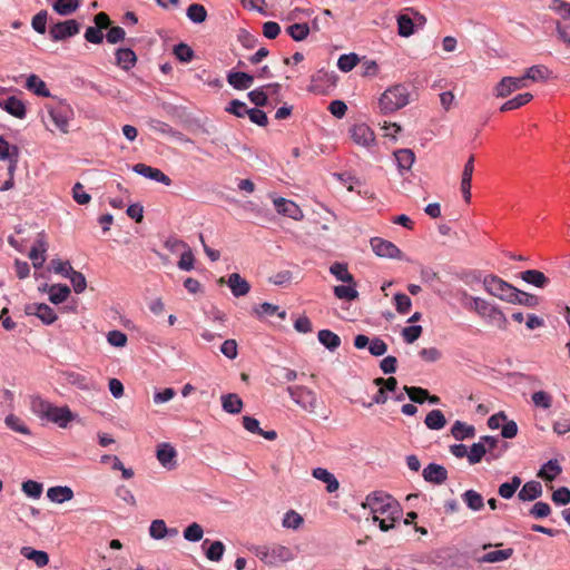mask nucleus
<instances>
[{"label": "nucleus", "mask_w": 570, "mask_h": 570, "mask_svg": "<svg viewBox=\"0 0 570 570\" xmlns=\"http://www.w3.org/2000/svg\"><path fill=\"white\" fill-rule=\"evenodd\" d=\"M304 522L303 517L294 510L285 513L282 524L286 529L297 530Z\"/></svg>", "instance_id": "obj_50"}, {"label": "nucleus", "mask_w": 570, "mask_h": 570, "mask_svg": "<svg viewBox=\"0 0 570 570\" xmlns=\"http://www.w3.org/2000/svg\"><path fill=\"white\" fill-rule=\"evenodd\" d=\"M525 86L527 85L524 83V78L504 77L495 86L494 94L499 98H504L513 91L524 88Z\"/></svg>", "instance_id": "obj_14"}, {"label": "nucleus", "mask_w": 570, "mask_h": 570, "mask_svg": "<svg viewBox=\"0 0 570 570\" xmlns=\"http://www.w3.org/2000/svg\"><path fill=\"white\" fill-rule=\"evenodd\" d=\"M267 91L261 90H252V104H255L257 107H266L268 110H272L276 107L277 100L275 98H271V95H276L279 85H269L266 87Z\"/></svg>", "instance_id": "obj_11"}, {"label": "nucleus", "mask_w": 570, "mask_h": 570, "mask_svg": "<svg viewBox=\"0 0 570 570\" xmlns=\"http://www.w3.org/2000/svg\"><path fill=\"white\" fill-rule=\"evenodd\" d=\"M70 288L66 284H55L49 288V299L53 304L63 303L70 295Z\"/></svg>", "instance_id": "obj_36"}, {"label": "nucleus", "mask_w": 570, "mask_h": 570, "mask_svg": "<svg viewBox=\"0 0 570 570\" xmlns=\"http://www.w3.org/2000/svg\"><path fill=\"white\" fill-rule=\"evenodd\" d=\"M317 336L320 343L330 351H335L341 345L340 336L330 330H321Z\"/></svg>", "instance_id": "obj_39"}, {"label": "nucleus", "mask_w": 570, "mask_h": 570, "mask_svg": "<svg viewBox=\"0 0 570 570\" xmlns=\"http://www.w3.org/2000/svg\"><path fill=\"white\" fill-rule=\"evenodd\" d=\"M358 62V57L355 53L342 55L338 58L337 67L344 72L351 71Z\"/></svg>", "instance_id": "obj_61"}, {"label": "nucleus", "mask_w": 570, "mask_h": 570, "mask_svg": "<svg viewBox=\"0 0 570 570\" xmlns=\"http://www.w3.org/2000/svg\"><path fill=\"white\" fill-rule=\"evenodd\" d=\"M512 554H513V549L512 548H508V549H504V550L490 551V552L483 554L479 559V562H482V563L501 562V561H504V560H508L509 558H511Z\"/></svg>", "instance_id": "obj_37"}, {"label": "nucleus", "mask_w": 570, "mask_h": 570, "mask_svg": "<svg viewBox=\"0 0 570 570\" xmlns=\"http://www.w3.org/2000/svg\"><path fill=\"white\" fill-rule=\"evenodd\" d=\"M187 17L195 23H202L206 20L207 11L204 6L193 3L187 9Z\"/></svg>", "instance_id": "obj_53"}, {"label": "nucleus", "mask_w": 570, "mask_h": 570, "mask_svg": "<svg viewBox=\"0 0 570 570\" xmlns=\"http://www.w3.org/2000/svg\"><path fill=\"white\" fill-rule=\"evenodd\" d=\"M352 140L363 147H370L375 141L372 129L365 124H356L350 128Z\"/></svg>", "instance_id": "obj_13"}, {"label": "nucleus", "mask_w": 570, "mask_h": 570, "mask_svg": "<svg viewBox=\"0 0 570 570\" xmlns=\"http://www.w3.org/2000/svg\"><path fill=\"white\" fill-rule=\"evenodd\" d=\"M65 277L70 279L72 288L77 294H80L86 289L87 281L82 273L75 271L72 267H69V274H65Z\"/></svg>", "instance_id": "obj_45"}, {"label": "nucleus", "mask_w": 570, "mask_h": 570, "mask_svg": "<svg viewBox=\"0 0 570 570\" xmlns=\"http://www.w3.org/2000/svg\"><path fill=\"white\" fill-rule=\"evenodd\" d=\"M254 311L259 318H265L273 315H277L281 320L286 317L285 311H279V306L271 303L259 304Z\"/></svg>", "instance_id": "obj_38"}, {"label": "nucleus", "mask_w": 570, "mask_h": 570, "mask_svg": "<svg viewBox=\"0 0 570 570\" xmlns=\"http://www.w3.org/2000/svg\"><path fill=\"white\" fill-rule=\"evenodd\" d=\"M452 436L458 441H463L469 438H473L475 429L473 425H469L461 421H455L451 429Z\"/></svg>", "instance_id": "obj_30"}, {"label": "nucleus", "mask_w": 570, "mask_h": 570, "mask_svg": "<svg viewBox=\"0 0 570 570\" xmlns=\"http://www.w3.org/2000/svg\"><path fill=\"white\" fill-rule=\"evenodd\" d=\"M512 298H515L511 301L512 304H521L528 307H535L539 304V298L535 295L524 293L518 288L517 295L513 296Z\"/></svg>", "instance_id": "obj_54"}, {"label": "nucleus", "mask_w": 570, "mask_h": 570, "mask_svg": "<svg viewBox=\"0 0 570 570\" xmlns=\"http://www.w3.org/2000/svg\"><path fill=\"white\" fill-rule=\"evenodd\" d=\"M425 425L430 430H441L446 424V419L441 410H432L424 420Z\"/></svg>", "instance_id": "obj_35"}, {"label": "nucleus", "mask_w": 570, "mask_h": 570, "mask_svg": "<svg viewBox=\"0 0 570 570\" xmlns=\"http://www.w3.org/2000/svg\"><path fill=\"white\" fill-rule=\"evenodd\" d=\"M399 33L402 37H409L414 32V23L406 14H401L397 18Z\"/></svg>", "instance_id": "obj_60"}, {"label": "nucleus", "mask_w": 570, "mask_h": 570, "mask_svg": "<svg viewBox=\"0 0 570 570\" xmlns=\"http://www.w3.org/2000/svg\"><path fill=\"white\" fill-rule=\"evenodd\" d=\"M6 159L10 161L9 171L12 174L18 161V148L11 146L3 137H0V160Z\"/></svg>", "instance_id": "obj_23"}, {"label": "nucleus", "mask_w": 570, "mask_h": 570, "mask_svg": "<svg viewBox=\"0 0 570 570\" xmlns=\"http://www.w3.org/2000/svg\"><path fill=\"white\" fill-rule=\"evenodd\" d=\"M47 497L55 503H63L73 498V491L67 485L51 487L47 490Z\"/></svg>", "instance_id": "obj_21"}, {"label": "nucleus", "mask_w": 570, "mask_h": 570, "mask_svg": "<svg viewBox=\"0 0 570 570\" xmlns=\"http://www.w3.org/2000/svg\"><path fill=\"white\" fill-rule=\"evenodd\" d=\"M548 73H549V70L547 67H544L542 65H537V66H532V67L528 68L524 76H522L521 78H524V82L527 80L542 81V80L547 79Z\"/></svg>", "instance_id": "obj_46"}, {"label": "nucleus", "mask_w": 570, "mask_h": 570, "mask_svg": "<svg viewBox=\"0 0 570 570\" xmlns=\"http://www.w3.org/2000/svg\"><path fill=\"white\" fill-rule=\"evenodd\" d=\"M292 401L307 413H316L320 405L317 393L304 385H289L286 389Z\"/></svg>", "instance_id": "obj_5"}, {"label": "nucleus", "mask_w": 570, "mask_h": 570, "mask_svg": "<svg viewBox=\"0 0 570 570\" xmlns=\"http://www.w3.org/2000/svg\"><path fill=\"white\" fill-rule=\"evenodd\" d=\"M116 61L121 69L130 70L137 62V56L129 48H120L116 51Z\"/></svg>", "instance_id": "obj_26"}, {"label": "nucleus", "mask_w": 570, "mask_h": 570, "mask_svg": "<svg viewBox=\"0 0 570 570\" xmlns=\"http://www.w3.org/2000/svg\"><path fill=\"white\" fill-rule=\"evenodd\" d=\"M488 452L487 446L483 442L473 443L470 451H468V461L470 464H476L481 462L485 453Z\"/></svg>", "instance_id": "obj_49"}, {"label": "nucleus", "mask_w": 570, "mask_h": 570, "mask_svg": "<svg viewBox=\"0 0 570 570\" xmlns=\"http://www.w3.org/2000/svg\"><path fill=\"white\" fill-rule=\"evenodd\" d=\"M218 283L219 284L227 283L228 287L230 288V291L235 297L244 296L249 292L248 282L245 278L240 277V275L237 273L230 274L227 282H225L224 277H220L218 279Z\"/></svg>", "instance_id": "obj_17"}, {"label": "nucleus", "mask_w": 570, "mask_h": 570, "mask_svg": "<svg viewBox=\"0 0 570 570\" xmlns=\"http://www.w3.org/2000/svg\"><path fill=\"white\" fill-rule=\"evenodd\" d=\"M286 32L295 41H302L307 38L309 27L307 23H294L287 27Z\"/></svg>", "instance_id": "obj_47"}, {"label": "nucleus", "mask_w": 570, "mask_h": 570, "mask_svg": "<svg viewBox=\"0 0 570 570\" xmlns=\"http://www.w3.org/2000/svg\"><path fill=\"white\" fill-rule=\"evenodd\" d=\"M422 476L426 482L440 485L448 480V471L443 465L430 463L423 469Z\"/></svg>", "instance_id": "obj_16"}, {"label": "nucleus", "mask_w": 570, "mask_h": 570, "mask_svg": "<svg viewBox=\"0 0 570 570\" xmlns=\"http://www.w3.org/2000/svg\"><path fill=\"white\" fill-rule=\"evenodd\" d=\"M228 82L235 89H246L249 86V75L246 72H230L228 75Z\"/></svg>", "instance_id": "obj_56"}, {"label": "nucleus", "mask_w": 570, "mask_h": 570, "mask_svg": "<svg viewBox=\"0 0 570 570\" xmlns=\"http://www.w3.org/2000/svg\"><path fill=\"white\" fill-rule=\"evenodd\" d=\"M461 497L466 507L474 512L484 508L483 497L475 490H466Z\"/></svg>", "instance_id": "obj_29"}, {"label": "nucleus", "mask_w": 570, "mask_h": 570, "mask_svg": "<svg viewBox=\"0 0 570 570\" xmlns=\"http://www.w3.org/2000/svg\"><path fill=\"white\" fill-rule=\"evenodd\" d=\"M65 379L68 384L76 386L81 391H91L95 389L94 384L89 380L78 372H65Z\"/></svg>", "instance_id": "obj_28"}, {"label": "nucleus", "mask_w": 570, "mask_h": 570, "mask_svg": "<svg viewBox=\"0 0 570 570\" xmlns=\"http://www.w3.org/2000/svg\"><path fill=\"white\" fill-rule=\"evenodd\" d=\"M20 552L24 558L33 561L40 568L47 566L49 562V556L45 551L35 550L30 547H22Z\"/></svg>", "instance_id": "obj_31"}, {"label": "nucleus", "mask_w": 570, "mask_h": 570, "mask_svg": "<svg viewBox=\"0 0 570 570\" xmlns=\"http://www.w3.org/2000/svg\"><path fill=\"white\" fill-rule=\"evenodd\" d=\"M330 273L340 282L345 284L354 283V276L348 272L347 264L345 263H333L330 266Z\"/></svg>", "instance_id": "obj_32"}, {"label": "nucleus", "mask_w": 570, "mask_h": 570, "mask_svg": "<svg viewBox=\"0 0 570 570\" xmlns=\"http://www.w3.org/2000/svg\"><path fill=\"white\" fill-rule=\"evenodd\" d=\"M79 4V0H56L52 8L58 14L68 16L75 12Z\"/></svg>", "instance_id": "obj_44"}, {"label": "nucleus", "mask_w": 570, "mask_h": 570, "mask_svg": "<svg viewBox=\"0 0 570 570\" xmlns=\"http://www.w3.org/2000/svg\"><path fill=\"white\" fill-rule=\"evenodd\" d=\"M409 104L405 87L397 85L385 90L380 98V108L384 114L393 112Z\"/></svg>", "instance_id": "obj_6"}, {"label": "nucleus", "mask_w": 570, "mask_h": 570, "mask_svg": "<svg viewBox=\"0 0 570 570\" xmlns=\"http://www.w3.org/2000/svg\"><path fill=\"white\" fill-rule=\"evenodd\" d=\"M520 278L538 288H544L549 284V278L538 269H528L520 274Z\"/></svg>", "instance_id": "obj_25"}, {"label": "nucleus", "mask_w": 570, "mask_h": 570, "mask_svg": "<svg viewBox=\"0 0 570 570\" xmlns=\"http://www.w3.org/2000/svg\"><path fill=\"white\" fill-rule=\"evenodd\" d=\"M80 30V24L71 19L53 24L50 30V37L53 41H60L66 38L77 35Z\"/></svg>", "instance_id": "obj_10"}, {"label": "nucleus", "mask_w": 570, "mask_h": 570, "mask_svg": "<svg viewBox=\"0 0 570 570\" xmlns=\"http://www.w3.org/2000/svg\"><path fill=\"white\" fill-rule=\"evenodd\" d=\"M312 475L326 484V490L333 493L338 490L340 483L335 475L324 468H315Z\"/></svg>", "instance_id": "obj_22"}, {"label": "nucleus", "mask_w": 570, "mask_h": 570, "mask_svg": "<svg viewBox=\"0 0 570 570\" xmlns=\"http://www.w3.org/2000/svg\"><path fill=\"white\" fill-rule=\"evenodd\" d=\"M174 53L177 57V59L183 62H189L194 58V51L186 43H179L175 46Z\"/></svg>", "instance_id": "obj_63"}, {"label": "nucleus", "mask_w": 570, "mask_h": 570, "mask_svg": "<svg viewBox=\"0 0 570 570\" xmlns=\"http://www.w3.org/2000/svg\"><path fill=\"white\" fill-rule=\"evenodd\" d=\"M0 108L16 118L23 119L26 117L24 104L14 96L3 100L0 99Z\"/></svg>", "instance_id": "obj_19"}, {"label": "nucleus", "mask_w": 570, "mask_h": 570, "mask_svg": "<svg viewBox=\"0 0 570 570\" xmlns=\"http://www.w3.org/2000/svg\"><path fill=\"white\" fill-rule=\"evenodd\" d=\"M334 295L338 299L344 301H354L358 297V292L356 289V283L346 284V285H337L333 288Z\"/></svg>", "instance_id": "obj_33"}, {"label": "nucleus", "mask_w": 570, "mask_h": 570, "mask_svg": "<svg viewBox=\"0 0 570 570\" xmlns=\"http://www.w3.org/2000/svg\"><path fill=\"white\" fill-rule=\"evenodd\" d=\"M521 482L522 481L518 475L512 476L510 482L500 484L498 489L499 495L503 499H511L521 485Z\"/></svg>", "instance_id": "obj_42"}, {"label": "nucleus", "mask_w": 570, "mask_h": 570, "mask_svg": "<svg viewBox=\"0 0 570 570\" xmlns=\"http://www.w3.org/2000/svg\"><path fill=\"white\" fill-rule=\"evenodd\" d=\"M49 115L57 129L62 134H67L69 131V121L73 116V111L69 105L59 104L49 109Z\"/></svg>", "instance_id": "obj_8"}, {"label": "nucleus", "mask_w": 570, "mask_h": 570, "mask_svg": "<svg viewBox=\"0 0 570 570\" xmlns=\"http://www.w3.org/2000/svg\"><path fill=\"white\" fill-rule=\"evenodd\" d=\"M561 472L562 468L559 464V461L557 459H551L542 465L537 475L546 481H553Z\"/></svg>", "instance_id": "obj_27"}, {"label": "nucleus", "mask_w": 570, "mask_h": 570, "mask_svg": "<svg viewBox=\"0 0 570 570\" xmlns=\"http://www.w3.org/2000/svg\"><path fill=\"white\" fill-rule=\"evenodd\" d=\"M149 534L155 540H160L167 537L168 531L165 521L161 519L154 520L149 527Z\"/></svg>", "instance_id": "obj_55"}, {"label": "nucleus", "mask_w": 570, "mask_h": 570, "mask_svg": "<svg viewBox=\"0 0 570 570\" xmlns=\"http://www.w3.org/2000/svg\"><path fill=\"white\" fill-rule=\"evenodd\" d=\"M531 400L537 407L548 410L552 406V396L546 391L534 392Z\"/></svg>", "instance_id": "obj_57"}, {"label": "nucleus", "mask_w": 570, "mask_h": 570, "mask_svg": "<svg viewBox=\"0 0 570 570\" xmlns=\"http://www.w3.org/2000/svg\"><path fill=\"white\" fill-rule=\"evenodd\" d=\"M204 535V530L200 524L194 522L184 530V538L190 542L200 541Z\"/></svg>", "instance_id": "obj_59"}, {"label": "nucleus", "mask_w": 570, "mask_h": 570, "mask_svg": "<svg viewBox=\"0 0 570 570\" xmlns=\"http://www.w3.org/2000/svg\"><path fill=\"white\" fill-rule=\"evenodd\" d=\"M256 557L268 567H279L294 559L293 551L282 544L257 547Z\"/></svg>", "instance_id": "obj_4"}, {"label": "nucleus", "mask_w": 570, "mask_h": 570, "mask_svg": "<svg viewBox=\"0 0 570 570\" xmlns=\"http://www.w3.org/2000/svg\"><path fill=\"white\" fill-rule=\"evenodd\" d=\"M371 247L373 252L380 257L396 258L401 254V250L392 242L380 237H374L371 239Z\"/></svg>", "instance_id": "obj_15"}, {"label": "nucleus", "mask_w": 570, "mask_h": 570, "mask_svg": "<svg viewBox=\"0 0 570 570\" xmlns=\"http://www.w3.org/2000/svg\"><path fill=\"white\" fill-rule=\"evenodd\" d=\"M472 304L470 309L474 311L480 317L488 321V323L497 326L501 331L508 328V320L504 313L494 305L481 297H471Z\"/></svg>", "instance_id": "obj_3"}, {"label": "nucleus", "mask_w": 570, "mask_h": 570, "mask_svg": "<svg viewBox=\"0 0 570 570\" xmlns=\"http://www.w3.org/2000/svg\"><path fill=\"white\" fill-rule=\"evenodd\" d=\"M542 485L539 481H528L518 493L521 501H533L542 495Z\"/></svg>", "instance_id": "obj_20"}, {"label": "nucleus", "mask_w": 570, "mask_h": 570, "mask_svg": "<svg viewBox=\"0 0 570 570\" xmlns=\"http://www.w3.org/2000/svg\"><path fill=\"white\" fill-rule=\"evenodd\" d=\"M42 489H43L42 484L37 481H33V480H28L22 483V491L28 497H31L35 499H37L41 495Z\"/></svg>", "instance_id": "obj_64"}, {"label": "nucleus", "mask_w": 570, "mask_h": 570, "mask_svg": "<svg viewBox=\"0 0 570 570\" xmlns=\"http://www.w3.org/2000/svg\"><path fill=\"white\" fill-rule=\"evenodd\" d=\"M31 410L38 417L55 423L59 428H67L76 417L68 406H56L40 396L32 397Z\"/></svg>", "instance_id": "obj_1"}, {"label": "nucleus", "mask_w": 570, "mask_h": 570, "mask_svg": "<svg viewBox=\"0 0 570 570\" xmlns=\"http://www.w3.org/2000/svg\"><path fill=\"white\" fill-rule=\"evenodd\" d=\"M134 171L153 180L163 183L167 186L171 184V179L165 175L160 169L154 168L146 164H136L134 166Z\"/></svg>", "instance_id": "obj_18"}, {"label": "nucleus", "mask_w": 570, "mask_h": 570, "mask_svg": "<svg viewBox=\"0 0 570 570\" xmlns=\"http://www.w3.org/2000/svg\"><path fill=\"white\" fill-rule=\"evenodd\" d=\"M483 286L490 295L508 303H511L514 299L512 297L517 295V287L494 275L485 276Z\"/></svg>", "instance_id": "obj_7"}, {"label": "nucleus", "mask_w": 570, "mask_h": 570, "mask_svg": "<svg viewBox=\"0 0 570 570\" xmlns=\"http://www.w3.org/2000/svg\"><path fill=\"white\" fill-rule=\"evenodd\" d=\"M225 110L229 114L235 115L236 117H244L249 115V108L245 102H242L237 99H234L229 102V105L225 108Z\"/></svg>", "instance_id": "obj_62"}, {"label": "nucleus", "mask_w": 570, "mask_h": 570, "mask_svg": "<svg viewBox=\"0 0 570 570\" xmlns=\"http://www.w3.org/2000/svg\"><path fill=\"white\" fill-rule=\"evenodd\" d=\"M222 407L229 414H239L243 410L244 403L236 393L224 394L220 397Z\"/></svg>", "instance_id": "obj_24"}, {"label": "nucleus", "mask_w": 570, "mask_h": 570, "mask_svg": "<svg viewBox=\"0 0 570 570\" xmlns=\"http://www.w3.org/2000/svg\"><path fill=\"white\" fill-rule=\"evenodd\" d=\"M296 371L284 366H275L273 370V377L281 384L293 382L297 379Z\"/></svg>", "instance_id": "obj_43"}, {"label": "nucleus", "mask_w": 570, "mask_h": 570, "mask_svg": "<svg viewBox=\"0 0 570 570\" xmlns=\"http://www.w3.org/2000/svg\"><path fill=\"white\" fill-rule=\"evenodd\" d=\"M273 202L278 214H296L299 212L298 206L292 200L279 197Z\"/></svg>", "instance_id": "obj_52"}, {"label": "nucleus", "mask_w": 570, "mask_h": 570, "mask_svg": "<svg viewBox=\"0 0 570 570\" xmlns=\"http://www.w3.org/2000/svg\"><path fill=\"white\" fill-rule=\"evenodd\" d=\"M225 551V546L222 541H214L205 550V556L208 560L218 562L222 560Z\"/></svg>", "instance_id": "obj_51"}, {"label": "nucleus", "mask_w": 570, "mask_h": 570, "mask_svg": "<svg viewBox=\"0 0 570 570\" xmlns=\"http://www.w3.org/2000/svg\"><path fill=\"white\" fill-rule=\"evenodd\" d=\"M24 313L39 317L47 325L52 324L58 317L55 309L45 303L28 304L24 307Z\"/></svg>", "instance_id": "obj_12"}, {"label": "nucleus", "mask_w": 570, "mask_h": 570, "mask_svg": "<svg viewBox=\"0 0 570 570\" xmlns=\"http://www.w3.org/2000/svg\"><path fill=\"white\" fill-rule=\"evenodd\" d=\"M394 156L401 170H409L415 160V155L411 149H399Z\"/></svg>", "instance_id": "obj_40"}, {"label": "nucleus", "mask_w": 570, "mask_h": 570, "mask_svg": "<svg viewBox=\"0 0 570 570\" xmlns=\"http://www.w3.org/2000/svg\"><path fill=\"white\" fill-rule=\"evenodd\" d=\"M4 423L8 428L21 434L29 435L31 433L28 426L18 416L13 414L7 415V417L4 419Z\"/></svg>", "instance_id": "obj_58"}, {"label": "nucleus", "mask_w": 570, "mask_h": 570, "mask_svg": "<svg viewBox=\"0 0 570 570\" xmlns=\"http://www.w3.org/2000/svg\"><path fill=\"white\" fill-rule=\"evenodd\" d=\"M533 96L530 92L519 94L514 98L507 100L501 107L500 111L505 112L518 109L532 100Z\"/></svg>", "instance_id": "obj_34"}, {"label": "nucleus", "mask_w": 570, "mask_h": 570, "mask_svg": "<svg viewBox=\"0 0 570 570\" xmlns=\"http://www.w3.org/2000/svg\"><path fill=\"white\" fill-rule=\"evenodd\" d=\"M156 458L160 465L168 471L177 468V451L170 443L164 442L158 444Z\"/></svg>", "instance_id": "obj_9"}, {"label": "nucleus", "mask_w": 570, "mask_h": 570, "mask_svg": "<svg viewBox=\"0 0 570 570\" xmlns=\"http://www.w3.org/2000/svg\"><path fill=\"white\" fill-rule=\"evenodd\" d=\"M362 508L370 509L373 514V521H379V514H391L394 517H401L402 514L400 503L383 491H374L367 494L365 501L362 503Z\"/></svg>", "instance_id": "obj_2"}, {"label": "nucleus", "mask_w": 570, "mask_h": 570, "mask_svg": "<svg viewBox=\"0 0 570 570\" xmlns=\"http://www.w3.org/2000/svg\"><path fill=\"white\" fill-rule=\"evenodd\" d=\"M403 391L406 393L409 399L414 402L422 404L426 401V397H429V391L422 387L416 386H403Z\"/></svg>", "instance_id": "obj_48"}, {"label": "nucleus", "mask_w": 570, "mask_h": 570, "mask_svg": "<svg viewBox=\"0 0 570 570\" xmlns=\"http://www.w3.org/2000/svg\"><path fill=\"white\" fill-rule=\"evenodd\" d=\"M26 87L27 89H29L30 91L40 97H48L50 95L45 81L36 75H31L28 77Z\"/></svg>", "instance_id": "obj_41"}]
</instances>
